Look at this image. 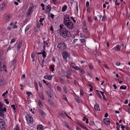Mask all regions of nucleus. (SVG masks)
Returning <instances> with one entry per match:
<instances>
[{
  "label": "nucleus",
  "mask_w": 130,
  "mask_h": 130,
  "mask_svg": "<svg viewBox=\"0 0 130 130\" xmlns=\"http://www.w3.org/2000/svg\"><path fill=\"white\" fill-rule=\"evenodd\" d=\"M60 34L62 37L66 38V37H70L71 36V32L66 29L61 30L59 32Z\"/></svg>",
  "instance_id": "1"
},
{
  "label": "nucleus",
  "mask_w": 130,
  "mask_h": 130,
  "mask_svg": "<svg viewBox=\"0 0 130 130\" xmlns=\"http://www.w3.org/2000/svg\"><path fill=\"white\" fill-rule=\"evenodd\" d=\"M6 62L3 60H2L0 62V71H2L4 70L6 72H7V70L5 69L6 67Z\"/></svg>",
  "instance_id": "2"
},
{
  "label": "nucleus",
  "mask_w": 130,
  "mask_h": 130,
  "mask_svg": "<svg viewBox=\"0 0 130 130\" xmlns=\"http://www.w3.org/2000/svg\"><path fill=\"white\" fill-rule=\"evenodd\" d=\"M26 120L30 126H31L32 124L33 120L31 116L29 115H28L26 117Z\"/></svg>",
  "instance_id": "3"
},
{
  "label": "nucleus",
  "mask_w": 130,
  "mask_h": 130,
  "mask_svg": "<svg viewBox=\"0 0 130 130\" xmlns=\"http://www.w3.org/2000/svg\"><path fill=\"white\" fill-rule=\"evenodd\" d=\"M64 23V25L69 29H72L74 27L73 24L70 20L68 21H67Z\"/></svg>",
  "instance_id": "4"
},
{
  "label": "nucleus",
  "mask_w": 130,
  "mask_h": 130,
  "mask_svg": "<svg viewBox=\"0 0 130 130\" xmlns=\"http://www.w3.org/2000/svg\"><path fill=\"white\" fill-rule=\"evenodd\" d=\"M60 50H64L66 48L65 45L63 43H60L57 46Z\"/></svg>",
  "instance_id": "5"
},
{
  "label": "nucleus",
  "mask_w": 130,
  "mask_h": 130,
  "mask_svg": "<svg viewBox=\"0 0 130 130\" xmlns=\"http://www.w3.org/2000/svg\"><path fill=\"white\" fill-rule=\"evenodd\" d=\"M100 46V44H97L96 45V49L95 52H94V54L95 55V56L96 57H98L99 56V54L97 53L96 50H97V48H99Z\"/></svg>",
  "instance_id": "6"
},
{
  "label": "nucleus",
  "mask_w": 130,
  "mask_h": 130,
  "mask_svg": "<svg viewBox=\"0 0 130 130\" xmlns=\"http://www.w3.org/2000/svg\"><path fill=\"white\" fill-rule=\"evenodd\" d=\"M104 122L105 124L107 125H109L110 123V120L108 118L104 119Z\"/></svg>",
  "instance_id": "7"
},
{
  "label": "nucleus",
  "mask_w": 130,
  "mask_h": 130,
  "mask_svg": "<svg viewBox=\"0 0 130 130\" xmlns=\"http://www.w3.org/2000/svg\"><path fill=\"white\" fill-rule=\"evenodd\" d=\"M39 112L42 117H44L46 115V114L45 112L41 109L39 110Z\"/></svg>",
  "instance_id": "8"
},
{
  "label": "nucleus",
  "mask_w": 130,
  "mask_h": 130,
  "mask_svg": "<svg viewBox=\"0 0 130 130\" xmlns=\"http://www.w3.org/2000/svg\"><path fill=\"white\" fill-rule=\"evenodd\" d=\"M62 56L63 59H65L67 58V57L68 56V55L67 52H65L63 53Z\"/></svg>",
  "instance_id": "9"
},
{
  "label": "nucleus",
  "mask_w": 130,
  "mask_h": 130,
  "mask_svg": "<svg viewBox=\"0 0 130 130\" xmlns=\"http://www.w3.org/2000/svg\"><path fill=\"white\" fill-rule=\"evenodd\" d=\"M6 5V3L5 2H4L2 5H1L0 6L1 10H3V9Z\"/></svg>",
  "instance_id": "10"
},
{
  "label": "nucleus",
  "mask_w": 130,
  "mask_h": 130,
  "mask_svg": "<svg viewBox=\"0 0 130 130\" xmlns=\"http://www.w3.org/2000/svg\"><path fill=\"white\" fill-rule=\"evenodd\" d=\"M37 130H43V127L41 125H38L37 126Z\"/></svg>",
  "instance_id": "11"
},
{
  "label": "nucleus",
  "mask_w": 130,
  "mask_h": 130,
  "mask_svg": "<svg viewBox=\"0 0 130 130\" xmlns=\"http://www.w3.org/2000/svg\"><path fill=\"white\" fill-rule=\"evenodd\" d=\"M94 107L96 110L98 111H99L100 110V109L99 106L98 104L95 105H94Z\"/></svg>",
  "instance_id": "12"
},
{
  "label": "nucleus",
  "mask_w": 130,
  "mask_h": 130,
  "mask_svg": "<svg viewBox=\"0 0 130 130\" xmlns=\"http://www.w3.org/2000/svg\"><path fill=\"white\" fill-rule=\"evenodd\" d=\"M69 16L67 15H66V16L64 18V23H65L66 21H69Z\"/></svg>",
  "instance_id": "13"
},
{
  "label": "nucleus",
  "mask_w": 130,
  "mask_h": 130,
  "mask_svg": "<svg viewBox=\"0 0 130 130\" xmlns=\"http://www.w3.org/2000/svg\"><path fill=\"white\" fill-rule=\"evenodd\" d=\"M22 42L21 41H19V44H18V46L17 47L18 50H19L20 49L21 47L22 46Z\"/></svg>",
  "instance_id": "14"
},
{
  "label": "nucleus",
  "mask_w": 130,
  "mask_h": 130,
  "mask_svg": "<svg viewBox=\"0 0 130 130\" xmlns=\"http://www.w3.org/2000/svg\"><path fill=\"white\" fill-rule=\"evenodd\" d=\"M46 94L48 96L49 98H51L52 97V94L50 91H47L46 92Z\"/></svg>",
  "instance_id": "15"
},
{
  "label": "nucleus",
  "mask_w": 130,
  "mask_h": 130,
  "mask_svg": "<svg viewBox=\"0 0 130 130\" xmlns=\"http://www.w3.org/2000/svg\"><path fill=\"white\" fill-rule=\"evenodd\" d=\"M48 103L53 106H55V104L51 101L48 100Z\"/></svg>",
  "instance_id": "16"
},
{
  "label": "nucleus",
  "mask_w": 130,
  "mask_h": 130,
  "mask_svg": "<svg viewBox=\"0 0 130 130\" xmlns=\"http://www.w3.org/2000/svg\"><path fill=\"white\" fill-rule=\"evenodd\" d=\"M10 25L11 26V28H17V26L15 25H14V24L13 23H11L10 24Z\"/></svg>",
  "instance_id": "17"
},
{
  "label": "nucleus",
  "mask_w": 130,
  "mask_h": 130,
  "mask_svg": "<svg viewBox=\"0 0 130 130\" xmlns=\"http://www.w3.org/2000/svg\"><path fill=\"white\" fill-rule=\"evenodd\" d=\"M67 6L66 5H64L62 8V12H64L67 9Z\"/></svg>",
  "instance_id": "18"
},
{
  "label": "nucleus",
  "mask_w": 130,
  "mask_h": 130,
  "mask_svg": "<svg viewBox=\"0 0 130 130\" xmlns=\"http://www.w3.org/2000/svg\"><path fill=\"white\" fill-rule=\"evenodd\" d=\"M2 119H0V128L1 127V126H3L4 125V123L2 121H1Z\"/></svg>",
  "instance_id": "19"
},
{
  "label": "nucleus",
  "mask_w": 130,
  "mask_h": 130,
  "mask_svg": "<svg viewBox=\"0 0 130 130\" xmlns=\"http://www.w3.org/2000/svg\"><path fill=\"white\" fill-rule=\"evenodd\" d=\"M100 91L101 93V94H102V96H103V99L104 100H105L106 101V99L105 97V95H104V92H102V91Z\"/></svg>",
  "instance_id": "20"
},
{
  "label": "nucleus",
  "mask_w": 130,
  "mask_h": 130,
  "mask_svg": "<svg viewBox=\"0 0 130 130\" xmlns=\"http://www.w3.org/2000/svg\"><path fill=\"white\" fill-rule=\"evenodd\" d=\"M38 104L40 107H43V105L41 102L40 100H39L38 102Z\"/></svg>",
  "instance_id": "21"
},
{
  "label": "nucleus",
  "mask_w": 130,
  "mask_h": 130,
  "mask_svg": "<svg viewBox=\"0 0 130 130\" xmlns=\"http://www.w3.org/2000/svg\"><path fill=\"white\" fill-rule=\"evenodd\" d=\"M126 86H122L120 87V89H123L125 90L126 89Z\"/></svg>",
  "instance_id": "22"
},
{
  "label": "nucleus",
  "mask_w": 130,
  "mask_h": 130,
  "mask_svg": "<svg viewBox=\"0 0 130 130\" xmlns=\"http://www.w3.org/2000/svg\"><path fill=\"white\" fill-rule=\"evenodd\" d=\"M115 50H116L117 51H119L120 50V46L119 45H117L116 46V48Z\"/></svg>",
  "instance_id": "23"
},
{
  "label": "nucleus",
  "mask_w": 130,
  "mask_h": 130,
  "mask_svg": "<svg viewBox=\"0 0 130 130\" xmlns=\"http://www.w3.org/2000/svg\"><path fill=\"white\" fill-rule=\"evenodd\" d=\"M46 9L48 10L49 11H50L51 10V7L50 5H48L47 6Z\"/></svg>",
  "instance_id": "24"
},
{
  "label": "nucleus",
  "mask_w": 130,
  "mask_h": 130,
  "mask_svg": "<svg viewBox=\"0 0 130 130\" xmlns=\"http://www.w3.org/2000/svg\"><path fill=\"white\" fill-rule=\"evenodd\" d=\"M32 9H33V7H29V9H28V11L29 12H32Z\"/></svg>",
  "instance_id": "25"
},
{
  "label": "nucleus",
  "mask_w": 130,
  "mask_h": 130,
  "mask_svg": "<svg viewBox=\"0 0 130 130\" xmlns=\"http://www.w3.org/2000/svg\"><path fill=\"white\" fill-rule=\"evenodd\" d=\"M52 76L51 75H47V79L49 80H51Z\"/></svg>",
  "instance_id": "26"
},
{
  "label": "nucleus",
  "mask_w": 130,
  "mask_h": 130,
  "mask_svg": "<svg viewBox=\"0 0 130 130\" xmlns=\"http://www.w3.org/2000/svg\"><path fill=\"white\" fill-rule=\"evenodd\" d=\"M39 95L40 97L42 100H43L44 99V98L42 94L41 93L39 94Z\"/></svg>",
  "instance_id": "27"
},
{
  "label": "nucleus",
  "mask_w": 130,
  "mask_h": 130,
  "mask_svg": "<svg viewBox=\"0 0 130 130\" xmlns=\"http://www.w3.org/2000/svg\"><path fill=\"white\" fill-rule=\"evenodd\" d=\"M11 107L13 108V110H14V112H15V110H16V108L14 105H12Z\"/></svg>",
  "instance_id": "28"
},
{
  "label": "nucleus",
  "mask_w": 130,
  "mask_h": 130,
  "mask_svg": "<svg viewBox=\"0 0 130 130\" xmlns=\"http://www.w3.org/2000/svg\"><path fill=\"white\" fill-rule=\"evenodd\" d=\"M65 126L68 129L69 128V126L68 125V123L67 122H65Z\"/></svg>",
  "instance_id": "29"
},
{
  "label": "nucleus",
  "mask_w": 130,
  "mask_h": 130,
  "mask_svg": "<svg viewBox=\"0 0 130 130\" xmlns=\"http://www.w3.org/2000/svg\"><path fill=\"white\" fill-rule=\"evenodd\" d=\"M83 30H84V32L85 33H87L88 32V30L87 29V28H84V29Z\"/></svg>",
  "instance_id": "30"
},
{
  "label": "nucleus",
  "mask_w": 130,
  "mask_h": 130,
  "mask_svg": "<svg viewBox=\"0 0 130 130\" xmlns=\"http://www.w3.org/2000/svg\"><path fill=\"white\" fill-rule=\"evenodd\" d=\"M11 16V14H9L6 17V18L7 20H8L9 18H10Z\"/></svg>",
  "instance_id": "31"
},
{
  "label": "nucleus",
  "mask_w": 130,
  "mask_h": 130,
  "mask_svg": "<svg viewBox=\"0 0 130 130\" xmlns=\"http://www.w3.org/2000/svg\"><path fill=\"white\" fill-rule=\"evenodd\" d=\"M80 41L83 43H84L85 41V40L83 39H80Z\"/></svg>",
  "instance_id": "32"
},
{
  "label": "nucleus",
  "mask_w": 130,
  "mask_h": 130,
  "mask_svg": "<svg viewBox=\"0 0 130 130\" xmlns=\"http://www.w3.org/2000/svg\"><path fill=\"white\" fill-rule=\"evenodd\" d=\"M89 124L90 125L92 126L94 125V122L93 121H91L90 122Z\"/></svg>",
  "instance_id": "33"
},
{
  "label": "nucleus",
  "mask_w": 130,
  "mask_h": 130,
  "mask_svg": "<svg viewBox=\"0 0 130 130\" xmlns=\"http://www.w3.org/2000/svg\"><path fill=\"white\" fill-rule=\"evenodd\" d=\"M80 93L82 96H83L84 94L83 91L82 89H80Z\"/></svg>",
  "instance_id": "34"
},
{
  "label": "nucleus",
  "mask_w": 130,
  "mask_h": 130,
  "mask_svg": "<svg viewBox=\"0 0 130 130\" xmlns=\"http://www.w3.org/2000/svg\"><path fill=\"white\" fill-rule=\"evenodd\" d=\"M43 43L44 44V45L43 46V48L44 49L46 45H48V43L46 42L45 41H44Z\"/></svg>",
  "instance_id": "35"
},
{
  "label": "nucleus",
  "mask_w": 130,
  "mask_h": 130,
  "mask_svg": "<svg viewBox=\"0 0 130 130\" xmlns=\"http://www.w3.org/2000/svg\"><path fill=\"white\" fill-rule=\"evenodd\" d=\"M106 18V17L105 16H103L102 17V20L103 21H104L105 20Z\"/></svg>",
  "instance_id": "36"
},
{
  "label": "nucleus",
  "mask_w": 130,
  "mask_h": 130,
  "mask_svg": "<svg viewBox=\"0 0 130 130\" xmlns=\"http://www.w3.org/2000/svg\"><path fill=\"white\" fill-rule=\"evenodd\" d=\"M44 18H41L39 20V22H42L44 20Z\"/></svg>",
  "instance_id": "37"
},
{
  "label": "nucleus",
  "mask_w": 130,
  "mask_h": 130,
  "mask_svg": "<svg viewBox=\"0 0 130 130\" xmlns=\"http://www.w3.org/2000/svg\"><path fill=\"white\" fill-rule=\"evenodd\" d=\"M60 31H61V30H63V29H65L64 28H63L62 26L61 25H60Z\"/></svg>",
  "instance_id": "38"
},
{
  "label": "nucleus",
  "mask_w": 130,
  "mask_h": 130,
  "mask_svg": "<svg viewBox=\"0 0 130 130\" xmlns=\"http://www.w3.org/2000/svg\"><path fill=\"white\" fill-rule=\"evenodd\" d=\"M63 89L64 92L65 93H67V90L66 88L65 87H64L63 88Z\"/></svg>",
  "instance_id": "39"
},
{
  "label": "nucleus",
  "mask_w": 130,
  "mask_h": 130,
  "mask_svg": "<svg viewBox=\"0 0 130 130\" xmlns=\"http://www.w3.org/2000/svg\"><path fill=\"white\" fill-rule=\"evenodd\" d=\"M15 41V39L13 38H12L11 41L10 43L11 44L14 42Z\"/></svg>",
  "instance_id": "40"
},
{
  "label": "nucleus",
  "mask_w": 130,
  "mask_h": 130,
  "mask_svg": "<svg viewBox=\"0 0 130 130\" xmlns=\"http://www.w3.org/2000/svg\"><path fill=\"white\" fill-rule=\"evenodd\" d=\"M16 128L14 129V130H20L19 127L18 125L16 126Z\"/></svg>",
  "instance_id": "41"
},
{
  "label": "nucleus",
  "mask_w": 130,
  "mask_h": 130,
  "mask_svg": "<svg viewBox=\"0 0 130 130\" xmlns=\"http://www.w3.org/2000/svg\"><path fill=\"white\" fill-rule=\"evenodd\" d=\"M5 103L7 104H8L9 103V102L8 101V100L7 99H5Z\"/></svg>",
  "instance_id": "42"
},
{
  "label": "nucleus",
  "mask_w": 130,
  "mask_h": 130,
  "mask_svg": "<svg viewBox=\"0 0 130 130\" xmlns=\"http://www.w3.org/2000/svg\"><path fill=\"white\" fill-rule=\"evenodd\" d=\"M50 68L52 71H53L54 70V67L53 66H51L50 67Z\"/></svg>",
  "instance_id": "43"
},
{
  "label": "nucleus",
  "mask_w": 130,
  "mask_h": 130,
  "mask_svg": "<svg viewBox=\"0 0 130 130\" xmlns=\"http://www.w3.org/2000/svg\"><path fill=\"white\" fill-rule=\"evenodd\" d=\"M89 5V3L88 2H87L86 3V6L87 7H88Z\"/></svg>",
  "instance_id": "44"
},
{
  "label": "nucleus",
  "mask_w": 130,
  "mask_h": 130,
  "mask_svg": "<svg viewBox=\"0 0 130 130\" xmlns=\"http://www.w3.org/2000/svg\"><path fill=\"white\" fill-rule=\"evenodd\" d=\"M120 126H121V128L122 130H125V129H124V128L125 127L124 126L122 125H120Z\"/></svg>",
  "instance_id": "45"
},
{
  "label": "nucleus",
  "mask_w": 130,
  "mask_h": 130,
  "mask_svg": "<svg viewBox=\"0 0 130 130\" xmlns=\"http://www.w3.org/2000/svg\"><path fill=\"white\" fill-rule=\"evenodd\" d=\"M121 63L119 62H117L116 63V65L117 66H120V65Z\"/></svg>",
  "instance_id": "46"
},
{
  "label": "nucleus",
  "mask_w": 130,
  "mask_h": 130,
  "mask_svg": "<svg viewBox=\"0 0 130 130\" xmlns=\"http://www.w3.org/2000/svg\"><path fill=\"white\" fill-rule=\"evenodd\" d=\"M31 13V12H29L28 11L26 13V14L27 15V16H28Z\"/></svg>",
  "instance_id": "47"
},
{
  "label": "nucleus",
  "mask_w": 130,
  "mask_h": 130,
  "mask_svg": "<svg viewBox=\"0 0 130 130\" xmlns=\"http://www.w3.org/2000/svg\"><path fill=\"white\" fill-rule=\"evenodd\" d=\"M77 124L79 125V126H80L81 128L82 127H83V125L82 124H81L79 123H78Z\"/></svg>",
  "instance_id": "48"
},
{
  "label": "nucleus",
  "mask_w": 130,
  "mask_h": 130,
  "mask_svg": "<svg viewBox=\"0 0 130 130\" xmlns=\"http://www.w3.org/2000/svg\"><path fill=\"white\" fill-rule=\"evenodd\" d=\"M29 29V27L28 26L26 27V28H25V32H26V31H28Z\"/></svg>",
  "instance_id": "49"
},
{
  "label": "nucleus",
  "mask_w": 130,
  "mask_h": 130,
  "mask_svg": "<svg viewBox=\"0 0 130 130\" xmlns=\"http://www.w3.org/2000/svg\"><path fill=\"white\" fill-rule=\"evenodd\" d=\"M74 68H75V69L76 70H78L80 69L77 66L75 67Z\"/></svg>",
  "instance_id": "50"
},
{
  "label": "nucleus",
  "mask_w": 130,
  "mask_h": 130,
  "mask_svg": "<svg viewBox=\"0 0 130 130\" xmlns=\"http://www.w3.org/2000/svg\"><path fill=\"white\" fill-rule=\"evenodd\" d=\"M64 113H65V115L68 118H69V119H71V117H69V116H68V115H67V114L65 112H64Z\"/></svg>",
  "instance_id": "51"
},
{
  "label": "nucleus",
  "mask_w": 130,
  "mask_h": 130,
  "mask_svg": "<svg viewBox=\"0 0 130 130\" xmlns=\"http://www.w3.org/2000/svg\"><path fill=\"white\" fill-rule=\"evenodd\" d=\"M67 73L68 75L70 76H71V73L69 71L67 72Z\"/></svg>",
  "instance_id": "52"
},
{
  "label": "nucleus",
  "mask_w": 130,
  "mask_h": 130,
  "mask_svg": "<svg viewBox=\"0 0 130 130\" xmlns=\"http://www.w3.org/2000/svg\"><path fill=\"white\" fill-rule=\"evenodd\" d=\"M75 99L78 103H79L80 102V100L78 98H76Z\"/></svg>",
  "instance_id": "53"
},
{
  "label": "nucleus",
  "mask_w": 130,
  "mask_h": 130,
  "mask_svg": "<svg viewBox=\"0 0 130 130\" xmlns=\"http://www.w3.org/2000/svg\"><path fill=\"white\" fill-rule=\"evenodd\" d=\"M3 113L1 109H0V115H1V116H2V114Z\"/></svg>",
  "instance_id": "54"
},
{
  "label": "nucleus",
  "mask_w": 130,
  "mask_h": 130,
  "mask_svg": "<svg viewBox=\"0 0 130 130\" xmlns=\"http://www.w3.org/2000/svg\"><path fill=\"white\" fill-rule=\"evenodd\" d=\"M71 19L72 20H73V22H76V20H74V18H73V17H71Z\"/></svg>",
  "instance_id": "55"
},
{
  "label": "nucleus",
  "mask_w": 130,
  "mask_h": 130,
  "mask_svg": "<svg viewBox=\"0 0 130 130\" xmlns=\"http://www.w3.org/2000/svg\"><path fill=\"white\" fill-rule=\"evenodd\" d=\"M78 82L76 80H74V84L76 85H77L78 84Z\"/></svg>",
  "instance_id": "56"
},
{
  "label": "nucleus",
  "mask_w": 130,
  "mask_h": 130,
  "mask_svg": "<svg viewBox=\"0 0 130 130\" xmlns=\"http://www.w3.org/2000/svg\"><path fill=\"white\" fill-rule=\"evenodd\" d=\"M91 17L90 16H88V20L89 22L91 21Z\"/></svg>",
  "instance_id": "57"
},
{
  "label": "nucleus",
  "mask_w": 130,
  "mask_h": 130,
  "mask_svg": "<svg viewBox=\"0 0 130 130\" xmlns=\"http://www.w3.org/2000/svg\"><path fill=\"white\" fill-rule=\"evenodd\" d=\"M86 22H84L83 25V27H86Z\"/></svg>",
  "instance_id": "58"
},
{
  "label": "nucleus",
  "mask_w": 130,
  "mask_h": 130,
  "mask_svg": "<svg viewBox=\"0 0 130 130\" xmlns=\"http://www.w3.org/2000/svg\"><path fill=\"white\" fill-rule=\"evenodd\" d=\"M51 17L52 19H53L54 17V15L53 14H51Z\"/></svg>",
  "instance_id": "59"
},
{
  "label": "nucleus",
  "mask_w": 130,
  "mask_h": 130,
  "mask_svg": "<svg viewBox=\"0 0 130 130\" xmlns=\"http://www.w3.org/2000/svg\"><path fill=\"white\" fill-rule=\"evenodd\" d=\"M60 81L61 83H62L63 84L64 83V81L63 80H62L61 79H60Z\"/></svg>",
  "instance_id": "60"
},
{
  "label": "nucleus",
  "mask_w": 130,
  "mask_h": 130,
  "mask_svg": "<svg viewBox=\"0 0 130 130\" xmlns=\"http://www.w3.org/2000/svg\"><path fill=\"white\" fill-rule=\"evenodd\" d=\"M58 90L60 91L61 90V88L59 86H58L57 87Z\"/></svg>",
  "instance_id": "61"
},
{
  "label": "nucleus",
  "mask_w": 130,
  "mask_h": 130,
  "mask_svg": "<svg viewBox=\"0 0 130 130\" xmlns=\"http://www.w3.org/2000/svg\"><path fill=\"white\" fill-rule=\"evenodd\" d=\"M80 71L81 73L82 74H83L84 73V72L83 69H80Z\"/></svg>",
  "instance_id": "62"
},
{
  "label": "nucleus",
  "mask_w": 130,
  "mask_h": 130,
  "mask_svg": "<svg viewBox=\"0 0 130 130\" xmlns=\"http://www.w3.org/2000/svg\"><path fill=\"white\" fill-rule=\"evenodd\" d=\"M113 86L114 87V88L115 89H116L117 88V87L116 86V85L114 84L113 85Z\"/></svg>",
  "instance_id": "63"
},
{
  "label": "nucleus",
  "mask_w": 130,
  "mask_h": 130,
  "mask_svg": "<svg viewBox=\"0 0 130 130\" xmlns=\"http://www.w3.org/2000/svg\"><path fill=\"white\" fill-rule=\"evenodd\" d=\"M97 94L98 95L99 98H102L101 96V95L100 94H99L98 93H97Z\"/></svg>",
  "instance_id": "64"
}]
</instances>
